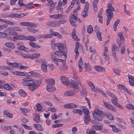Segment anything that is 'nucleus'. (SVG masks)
I'll return each instance as SVG.
<instances>
[{"mask_svg":"<svg viewBox=\"0 0 134 134\" xmlns=\"http://www.w3.org/2000/svg\"><path fill=\"white\" fill-rule=\"evenodd\" d=\"M29 77L27 78H25L23 79L22 82L23 85L26 86H29V88L30 90L33 91L37 88L38 86L40 85L41 81V80H37L35 82L33 80H31Z\"/></svg>","mask_w":134,"mask_h":134,"instance_id":"nucleus-1","label":"nucleus"},{"mask_svg":"<svg viewBox=\"0 0 134 134\" xmlns=\"http://www.w3.org/2000/svg\"><path fill=\"white\" fill-rule=\"evenodd\" d=\"M113 3V1H110L107 4L108 9L106 10L107 16L108 18L106 22V24L107 25H109L111 19L114 16L113 11H114L115 10L111 6Z\"/></svg>","mask_w":134,"mask_h":134,"instance_id":"nucleus-2","label":"nucleus"},{"mask_svg":"<svg viewBox=\"0 0 134 134\" xmlns=\"http://www.w3.org/2000/svg\"><path fill=\"white\" fill-rule=\"evenodd\" d=\"M49 31L51 34H48L44 35L42 36V37L43 38H51L52 37V35L57 36L59 38H61V37H62V36L59 33L56 32H54V31L52 29H50Z\"/></svg>","mask_w":134,"mask_h":134,"instance_id":"nucleus-3","label":"nucleus"},{"mask_svg":"<svg viewBox=\"0 0 134 134\" xmlns=\"http://www.w3.org/2000/svg\"><path fill=\"white\" fill-rule=\"evenodd\" d=\"M68 52L67 49H65L64 51L59 50L55 51L54 53V55H55L58 57H61L63 55L65 59L67 57V53Z\"/></svg>","mask_w":134,"mask_h":134,"instance_id":"nucleus-4","label":"nucleus"},{"mask_svg":"<svg viewBox=\"0 0 134 134\" xmlns=\"http://www.w3.org/2000/svg\"><path fill=\"white\" fill-rule=\"evenodd\" d=\"M112 53L113 55L114 56L115 59L116 61L117 62L118 59L117 56L115 55H116V51H118V49L117 46L115 44L113 45L112 47Z\"/></svg>","mask_w":134,"mask_h":134,"instance_id":"nucleus-5","label":"nucleus"},{"mask_svg":"<svg viewBox=\"0 0 134 134\" xmlns=\"http://www.w3.org/2000/svg\"><path fill=\"white\" fill-rule=\"evenodd\" d=\"M94 30L97 34V38L99 40L101 41L102 40L101 33L100 31L99 28L98 26L97 25L95 26Z\"/></svg>","mask_w":134,"mask_h":134,"instance_id":"nucleus-6","label":"nucleus"},{"mask_svg":"<svg viewBox=\"0 0 134 134\" xmlns=\"http://www.w3.org/2000/svg\"><path fill=\"white\" fill-rule=\"evenodd\" d=\"M79 105L73 103H69L64 105V107L66 109H73L78 107Z\"/></svg>","mask_w":134,"mask_h":134,"instance_id":"nucleus-7","label":"nucleus"},{"mask_svg":"<svg viewBox=\"0 0 134 134\" xmlns=\"http://www.w3.org/2000/svg\"><path fill=\"white\" fill-rule=\"evenodd\" d=\"M26 36L23 35H20L16 36H13V37H12L11 39L12 40L15 41V40H23L26 39Z\"/></svg>","mask_w":134,"mask_h":134,"instance_id":"nucleus-8","label":"nucleus"},{"mask_svg":"<svg viewBox=\"0 0 134 134\" xmlns=\"http://www.w3.org/2000/svg\"><path fill=\"white\" fill-rule=\"evenodd\" d=\"M104 105L105 107L111 110L114 112L116 111V110L114 107L110 105L109 103L107 102H104L103 100Z\"/></svg>","mask_w":134,"mask_h":134,"instance_id":"nucleus-9","label":"nucleus"},{"mask_svg":"<svg viewBox=\"0 0 134 134\" xmlns=\"http://www.w3.org/2000/svg\"><path fill=\"white\" fill-rule=\"evenodd\" d=\"M87 83L90 86L91 89L93 91H97L100 92L101 91H102V90H100L98 87H96V88H95L94 85L91 82L88 81L87 82Z\"/></svg>","mask_w":134,"mask_h":134,"instance_id":"nucleus-10","label":"nucleus"},{"mask_svg":"<svg viewBox=\"0 0 134 134\" xmlns=\"http://www.w3.org/2000/svg\"><path fill=\"white\" fill-rule=\"evenodd\" d=\"M51 57L54 63L57 66H59L58 62L59 59L56 58L55 56L54 55L53 52H52L51 54Z\"/></svg>","mask_w":134,"mask_h":134,"instance_id":"nucleus-11","label":"nucleus"},{"mask_svg":"<svg viewBox=\"0 0 134 134\" xmlns=\"http://www.w3.org/2000/svg\"><path fill=\"white\" fill-rule=\"evenodd\" d=\"M54 46L58 47V49L60 51H64L65 49H67L66 48H64L63 44L62 43H56Z\"/></svg>","mask_w":134,"mask_h":134,"instance_id":"nucleus-12","label":"nucleus"},{"mask_svg":"<svg viewBox=\"0 0 134 134\" xmlns=\"http://www.w3.org/2000/svg\"><path fill=\"white\" fill-rule=\"evenodd\" d=\"M47 62L46 60L44 61L42 63L41 67L42 70L44 72H47Z\"/></svg>","mask_w":134,"mask_h":134,"instance_id":"nucleus-13","label":"nucleus"},{"mask_svg":"<svg viewBox=\"0 0 134 134\" xmlns=\"http://www.w3.org/2000/svg\"><path fill=\"white\" fill-rule=\"evenodd\" d=\"M58 22L55 21H49L48 22L46 23L47 25H49V26L53 27H57L58 25Z\"/></svg>","mask_w":134,"mask_h":134,"instance_id":"nucleus-14","label":"nucleus"},{"mask_svg":"<svg viewBox=\"0 0 134 134\" xmlns=\"http://www.w3.org/2000/svg\"><path fill=\"white\" fill-rule=\"evenodd\" d=\"M60 79L63 83L67 85L68 84L69 80L68 78L65 76H63L61 77Z\"/></svg>","mask_w":134,"mask_h":134,"instance_id":"nucleus-15","label":"nucleus"},{"mask_svg":"<svg viewBox=\"0 0 134 134\" xmlns=\"http://www.w3.org/2000/svg\"><path fill=\"white\" fill-rule=\"evenodd\" d=\"M13 73L16 75L20 76H25L29 77L30 76V75H27L26 73L22 72L16 71Z\"/></svg>","mask_w":134,"mask_h":134,"instance_id":"nucleus-16","label":"nucleus"},{"mask_svg":"<svg viewBox=\"0 0 134 134\" xmlns=\"http://www.w3.org/2000/svg\"><path fill=\"white\" fill-rule=\"evenodd\" d=\"M84 122L86 125L88 124L89 122L91 121L90 116L89 114L85 115L84 117Z\"/></svg>","mask_w":134,"mask_h":134,"instance_id":"nucleus-17","label":"nucleus"},{"mask_svg":"<svg viewBox=\"0 0 134 134\" xmlns=\"http://www.w3.org/2000/svg\"><path fill=\"white\" fill-rule=\"evenodd\" d=\"M94 112L95 114L98 115H102L103 116L104 115V112L98 108H96L95 109Z\"/></svg>","mask_w":134,"mask_h":134,"instance_id":"nucleus-18","label":"nucleus"},{"mask_svg":"<svg viewBox=\"0 0 134 134\" xmlns=\"http://www.w3.org/2000/svg\"><path fill=\"white\" fill-rule=\"evenodd\" d=\"M93 119L96 121H102L103 118H104L105 115L103 116L102 115H98L96 116L94 115V114H93Z\"/></svg>","mask_w":134,"mask_h":134,"instance_id":"nucleus-19","label":"nucleus"},{"mask_svg":"<svg viewBox=\"0 0 134 134\" xmlns=\"http://www.w3.org/2000/svg\"><path fill=\"white\" fill-rule=\"evenodd\" d=\"M46 82L48 84V85H53L55 84L54 80L52 78L46 79Z\"/></svg>","mask_w":134,"mask_h":134,"instance_id":"nucleus-20","label":"nucleus"},{"mask_svg":"<svg viewBox=\"0 0 134 134\" xmlns=\"http://www.w3.org/2000/svg\"><path fill=\"white\" fill-rule=\"evenodd\" d=\"M47 90L50 92H53L55 89V87L53 85H48L46 87Z\"/></svg>","mask_w":134,"mask_h":134,"instance_id":"nucleus-21","label":"nucleus"},{"mask_svg":"<svg viewBox=\"0 0 134 134\" xmlns=\"http://www.w3.org/2000/svg\"><path fill=\"white\" fill-rule=\"evenodd\" d=\"M80 93L81 94V96L82 97H86L87 95V92L86 89L84 88H82L80 91Z\"/></svg>","mask_w":134,"mask_h":134,"instance_id":"nucleus-22","label":"nucleus"},{"mask_svg":"<svg viewBox=\"0 0 134 134\" xmlns=\"http://www.w3.org/2000/svg\"><path fill=\"white\" fill-rule=\"evenodd\" d=\"M95 69L96 71L99 72H105V69L100 66H96Z\"/></svg>","mask_w":134,"mask_h":134,"instance_id":"nucleus-23","label":"nucleus"},{"mask_svg":"<svg viewBox=\"0 0 134 134\" xmlns=\"http://www.w3.org/2000/svg\"><path fill=\"white\" fill-rule=\"evenodd\" d=\"M29 43L30 45L32 47L37 49H38L40 47V46H38L37 44H36L34 42H33L31 41L29 42Z\"/></svg>","mask_w":134,"mask_h":134,"instance_id":"nucleus-24","label":"nucleus"},{"mask_svg":"<svg viewBox=\"0 0 134 134\" xmlns=\"http://www.w3.org/2000/svg\"><path fill=\"white\" fill-rule=\"evenodd\" d=\"M73 77L74 79L77 82V83L79 84H81V83L80 81L79 80L78 77L75 72L73 74Z\"/></svg>","mask_w":134,"mask_h":134,"instance_id":"nucleus-25","label":"nucleus"},{"mask_svg":"<svg viewBox=\"0 0 134 134\" xmlns=\"http://www.w3.org/2000/svg\"><path fill=\"white\" fill-rule=\"evenodd\" d=\"M5 45L9 48L14 49L15 48L14 43L13 42H8L5 44Z\"/></svg>","mask_w":134,"mask_h":134,"instance_id":"nucleus-26","label":"nucleus"},{"mask_svg":"<svg viewBox=\"0 0 134 134\" xmlns=\"http://www.w3.org/2000/svg\"><path fill=\"white\" fill-rule=\"evenodd\" d=\"M78 84L77 83V84H76L75 82L73 80H70V81H69L68 84L67 85H70L72 88H74L77 85H78Z\"/></svg>","mask_w":134,"mask_h":134,"instance_id":"nucleus-27","label":"nucleus"},{"mask_svg":"<svg viewBox=\"0 0 134 134\" xmlns=\"http://www.w3.org/2000/svg\"><path fill=\"white\" fill-rule=\"evenodd\" d=\"M74 94L75 93L72 91H67L64 93V95L65 96H71Z\"/></svg>","mask_w":134,"mask_h":134,"instance_id":"nucleus-28","label":"nucleus"},{"mask_svg":"<svg viewBox=\"0 0 134 134\" xmlns=\"http://www.w3.org/2000/svg\"><path fill=\"white\" fill-rule=\"evenodd\" d=\"M80 109L82 110L83 113L86 115L89 114V110L88 108L84 106H82L81 107Z\"/></svg>","mask_w":134,"mask_h":134,"instance_id":"nucleus-29","label":"nucleus"},{"mask_svg":"<svg viewBox=\"0 0 134 134\" xmlns=\"http://www.w3.org/2000/svg\"><path fill=\"white\" fill-rule=\"evenodd\" d=\"M83 65V62L82 60V58L80 57V59L79 60L78 63V66L79 68V70L80 72H81L82 71V66Z\"/></svg>","mask_w":134,"mask_h":134,"instance_id":"nucleus-30","label":"nucleus"},{"mask_svg":"<svg viewBox=\"0 0 134 134\" xmlns=\"http://www.w3.org/2000/svg\"><path fill=\"white\" fill-rule=\"evenodd\" d=\"M91 128L93 129H96L97 130H100L102 129V127L101 126L94 125H92Z\"/></svg>","mask_w":134,"mask_h":134,"instance_id":"nucleus-31","label":"nucleus"},{"mask_svg":"<svg viewBox=\"0 0 134 134\" xmlns=\"http://www.w3.org/2000/svg\"><path fill=\"white\" fill-rule=\"evenodd\" d=\"M25 16L24 14L22 13L20 14H18L17 13H14L13 18H19L24 16Z\"/></svg>","mask_w":134,"mask_h":134,"instance_id":"nucleus-32","label":"nucleus"},{"mask_svg":"<svg viewBox=\"0 0 134 134\" xmlns=\"http://www.w3.org/2000/svg\"><path fill=\"white\" fill-rule=\"evenodd\" d=\"M72 111L74 113L79 114L80 115H82V111L79 109H73L72 110Z\"/></svg>","mask_w":134,"mask_h":134,"instance_id":"nucleus-33","label":"nucleus"},{"mask_svg":"<svg viewBox=\"0 0 134 134\" xmlns=\"http://www.w3.org/2000/svg\"><path fill=\"white\" fill-rule=\"evenodd\" d=\"M18 93L21 96L24 97L27 96V94L25 92L21 89H19L18 91Z\"/></svg>","mask_w":134,"mask_h":134,"instance_id":"nucleus-34","label":"nucleus"},{"mask_svg":"<svg viewBox=\"0 0 134 134\" xmlns=\"http://www.w3.org/2000/svg\"><path fill=\"white\" fill-rule=\"evenodd\" d=\"M1 16L3 17H8L11 18H13L14 13H12L10 15H9L7 13H5L2 14Z\"/></svg>","mask_w":134,"mask_h":134,"instance_id":"nucleus-35","label":"nucleus"},{"mask_svg":"<svg viewBox=\"0 0 134 134\" xmlns=\"http://www.w3.org/2000/svg\"><path fill=\"white\" fill-rule=\"evenodd\" d=\"M109 126L112 128L113 131L115 132H120V129L116 128L115 125H109Z\"/></svg>","mask_w":134,"mask_h":134,"instance_id":"nucleus-36","label":"nucleus"},{"mask_svg":"<svg viewBox=\"0 0 134 134\" xmlns=\"http://www.w3.org/2000/svg\"><path fill=\"white\" fill-rule=\"evenodd\" d=\"M4 114L7 116V117L9 118H12L13 116V115L12 113L9 112L7 110H5L4 112Z\"/></svg>","mask_w":134,"mask_h":134,"instance_id":"nucleus-37","label":"nucleus"},{"mask_svg":"<svg viewBox=\"0 0 134 134\" xmlns=\"http://www.w3.org/2000/svg\"><path fill=\"white\" fill-rule=\"evenodd\" d=\"M4 88L6 90H12L13 87L10 86L9 84H7L4 85L3 86Z\"/></svg>","mask_w":134,"mask_h":134,"instance_id":"nucleus-38","label":"nucleus"},{"mask_svg":"<svg viewBox=\"0 0 134 134\" xmlns=\"http://www.w3.org/2000/svg\"><path fill=\"white\" fill-rule=\"evenodd\" d=\"M62 2H60L57 7V10H60L61 12H62L63 10V8H62Z\"/></svg>","mask_w":134,"mask_h":134,"instance_id":"nucleus-39","label":"nucleus"},{"mask_svg":"<svg viewBox=\"0 0 134 134\" xmlns=\"http://www.w3.org/2000/svg\"><path fill=\"white\" fill-rule=\"evenodd\" d=\"M18 49L19 50L23 51L26 52H28L27 48L23 46H21L18 47Z\"/></svg>","mask_w":134,"mask_h":134,"instance_id":"nucleus-40","label":"nucleus"},{"mask_svg":"<svg viewBox=\"0 0 134 134\" xmlns=\"http://www.w3.org/2000/svg\"><path fill=\"white\" fill-rule=\"evenodd\" d=\"M26 40L30 41H35L36 40V38L33 36H26Z\"/></svg>","mask_w":134,"mask_h":134,"instance_id":"nucleus-41","label":"nucleus"},{"mask_svg":"<svg viewBox=\"0 0 134 134\" xmlns=\"http://www.w3.org/2000/svg\"><path fill=\"white\" fill-rule=\"evenodd\" d=\"M120 20L119 19H117L115 22L113 26L114 30L115 31H116V30L117 26Z\"/></svg>","mask_w":134,"mask_h":134,"instance_id":"nucleus-42","label":"nucleus"},{"mask_svg":"<svg viewBox=\"0 0 134 134\" xmlns=\"http://www.w3.org/2000/svg\"><path fill=\"white\" fill-rule=\"evenodd\" d=\"M34 125L37 130L39 131L42 130V128L41 125L39 124H37V125L34 124Z\"/></svg>","mask_w":134,"mask_h":134,"instance_id":"nucleus-43","label":"nucleus"},{"mask_svg":"<svg viewBox=\"0 0 134 134\" xmlns=\"http://www.w3.org/2000/svg\"><path fill=\"white\" fill-rule=\"evenodd\" d=\"M47 5L50 7V8L49 10V12H52L55 9V4H53V5Z\"/></svg>","mask_w":134,"mask_h":134,"instance_id":"nucleus-44","label":"nucleus"},{"mask_svg":"<svg viewBox=\"0 0 134 134\" xmlns=\"http://www.w3.org/2000/svg\"><path fill=\"white\" fill-rule=\"evenodd\" d=\"M93 31V29L91 25L88 26L87 28V31L88 33L91 34Z\"/></svg>","mask_w":134,"mask_h":134,"instance_id":"nucleus-45","label":"nucleus"},{"mask_svg":"<svg viewBox=\"0 0 134 134\" xmlns=\"http://www.w3.org/2000/svg\"><path fill=\"white\" fill-rule=\"evenodd\" d=\"M33 120L36 122L39 123L40 121V117L39 116L37 115L33 118Z\"/></svg>","mask_w":134,"mask_h":134,"instance_id":"nucleus-46","label":"nucleus"},{"mask_svg":"<svg viewBox=\"0 0 134 134\" xmlns=\"http://www.w3.org/2000/svg\"><path fill=\"white\" fill-rule=\"evenodd\" d=\"M89 7V4L88 2L86 3L84 8V11L83 12L85 13H87Z\"/></svg>","mask_w":134,"mask_h":134,"instance_id":"nucleus-47","label":"nucleus"},{"mask_svg":"<svg viewBox=\"0 0 134 134\" xmlns=\"http://www.w3.org/2000/svg\"><path fill=\"white\" fill-rule=\"evenodd\" d=\"M28 26L30 27H36L37 26V25L35 23L29 22Z\"/></svg>","mask_w":134,"mask_h":134,"instance_id":"nucleus-48","label":"nucleus"},{"mask_svg":"<svg viewBox=\"0 0 134 134\" xmlns=\"http://www.w3.org/2000/svg\"><path fill=\"white\" fill-rule=\"evenodd\" d=\"M6 32L7 34V35H15V32H14L13 30H7Z\"/></svg>","mask_w":134,"mask_h":134,"instance_id":"nucleus-49","label":"nucleus"},{"mask_svg":"<svg viewBox=\"0 0 134 134\" xmlns=\"http://www.w3.org/2000/svg\"><path fill=\"white\" fill-rule=\"evenodd\" d=\"M27 29L30 32L33 33H36L38 31L37 30L35 29L34 28H30L27 27Z\"/></svg>","mask_w":134,"mask_h":134,"instance_id":"nucleus-50","label":"nucleus"},{"mask_svg":"<svg viewBox=\"0 0 134 134\" xmlns=\"http://www.w3.org/2000/svg\"><path fill=\"white\" fill-rule=\"evenodd\" d=\"M59 68L60 70L64 71L67 70L68 67L66 65H63L62 67H59Z\"/></svg>","mask_w":134,"mask_h":134,"instance_id":"nucleus-51","label":"nucleus"},{"mask_svg":"<svg viewBox=\"0 0 134 134\" xmlns=\"http://www.w3.org/2000/svg\"><path fill=\"white\" fill-rule=\"evenodd\" d=\"M0 69H3L4 70H10L11 69V68L7 66H0Z\"/></svg>","mask_w":134,"mask_h":134,"instance_id":"nucleus-52","label":"nucleus"},{"mask_svg":"<svg viewBox=\"0 0 134 134\" xmlns=\"http://www.w3.org/2000/svg\"><path fill=\"white\" fill-rule=\"evenodd\" d=\"M73 1H72L71 2V4L69 6L68 9H67L66 11V12L67 13H69L72 8L73 6H74V4H73Z\"/></svg>","mask_w":134,"mask_h":134,"instance_id":"nucleus-53","label":"nucleus"},{"mask_svg":"<svg viewBox=\"0 0 134 134\" xmlns=\"http://www.w3.org/2000/svg\"><path fill=\"white\" fill-rule=\"evenodd\" d=\"M105 115L109 119L111 120H113L114 119V117L113 115L107 113L105 114Z\"/></svg>","mask_w":134,"mask_h":134,"instance_id":"nucleus-54","label":"nucleus"},{"mask_svg":"<svg viewBox=\"0 0 134 134\" xmlns=\"http://www.w3.org/2000/svg\"><path fill=\"white\" fill-rule=\"evenodd\" d=\"M40 55V54H33L31 56L30 55V58L32 59L34 58H37L39 57Z\"/></svg>","mask_w":134,"mask_h":134,"instance_id":"nucleus-55","label":"nucleus"},{"mask_svg":"<svg viewBox=\"0 0 134 134\" xmlns=\"http://www.w3.org/2000/svg\"><path fill=\"white\" fill-rule=\"evenodd\" d=\"M87 132L88 134H92L95 133V131L94 130L91 129H87Z\"/></svg>","mask_w":134,"mask_h":134,"instance_id":"nucleus-56","label":"nucleus"},{"mask_svg":"<svg viewBox=\"0 0 134 134\" xmlns=\"http://www.w3.org/2000/svg\"><path fill=\"white\" fill-rule=\"evenodd\" d=\"M54 18L59 19L63 17V15L60 14H55L53 15Z\"/></svg>","mask_w":134,"mask_h":134,"instance_id":"nucleus-57","label":"nucleus"},{"mask_svg":"<svg viewBox=\"0 0 134 134\" xmlns=\"http://www.w3.org/2000/svg\"><path fill=\"white\" fill-rule=\"evenodd\" d=\"M126 107L127 108L129 109L134 110V107L133 105L132 104H128L126 105Z\"/></svg>","mask_w":134,"mask_h":134,"instance_id":"nucleus-58","label":"nucleus"},{"mask_svg":"<svg viewBox=\"0 0 134 134\" xmlns=\"http://www.w3.org/2000/svg\"><path fill=\"white\" fill-rule=\"evenodd\" d=\"M28 23L29 22H20L19 24L21 26H28Z\"/></svg>","mask_w":134,"mask_h":134,"instance_id":"nucleus-59","label":"nucleus"},{"mask_svg":"<svg viewBox=\"0 0 134 134\" xmlns=\"http://www.w3.org/2000/svg\"><path fill=\"white\" fill-rule=\"evenodd\" d=\"M6 23L14 26H16L17 25V24L16 23L12 22L11 21L7 20L6 21Z\"/></svg>","mask_w":134,"mask_h":134,"instance_id":"nucleus-60","label":"nucleus"},{"mask_svg":"<svg viewBox=\"0 0 134 134\" xmlns=\"http://www.w3.org/2000/svg\"><path fill=\"white\" fill-rule=\"evenodd\" d=\"M118 36L120 38V40L122 41H124L125 38L122 34L119 33L118 34Z\"/></svg>","mask_w":134,"mask_h":134,"instance_id":"nucleus-61","label":"nucleus"},{"mask_svg":"<svg viewBox=\"0 0 134 134\" xmlns=\"http://www.w3.org/2000/svg\"><path fill=\"white\" fill-rule=\"evenodd\" d=\"M13 30L14 31H22L21 29L17 27H13Z\"/></svg>","mask_w":134,"mask_h":134,"instance_id":"nucleus-62","label":"nucleus"},{"mask_svg":"<svg viewBox=\"0 0 134 134\" xmlns=\"http://www.w3.org/2000/svg\"><path fill=\"white\" fill-rule=\"evenodd\" d=\"M74 93H77L79 91V86L78 85H77L76 86H75L74 88Z\"/></svg>","mask_w":134,"mask_h":134,"instance_id":"nucleus-63","label":"nucleus"},{"mask_svg":"<svg viewBox=\"0 0 134 134\" xmlns=\"http://www.w3.org/2000/svg\"><path fill=\"white\" fill-rule=\"evenodd\" d=\"M113 71L116 75H120V71L119 70L115 69H113Z\"/></svg>","mask_w":134,"mask_h":134,"instance_id":"nucleus-64","label":"nucleus"}]
</instances>
